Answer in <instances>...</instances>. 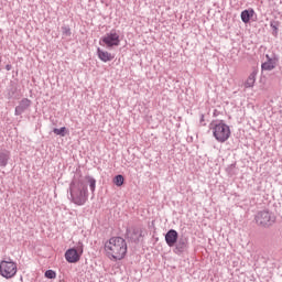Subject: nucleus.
<instances>
[{
	"label": "nucleus",
	"instance_id": "nucleus-2",
	"mask_svg": "<svg viewBox=\"0 0 282 282\" xmlns=\"http://www.w3.org/2000/svg\"><path fill=\"white\" fill-rule=\"evenodd\" d=\"M70 202L76 206H85L89 199V189L87 183L83 180H73L69 184Z\"/></svg>",
	"mask_w": 282,
	"mask_h": 282
},
{
	"label": "nucleus",
	"instance_id": "nucleus-6",
	"mask_svg": "<svg viewBox=\"0 0 282 282\" xmlns=\"http://www.w3.org/2000/svg\"><path fill=\"white\" fill-rule=\"evenodd\" d=\"M17 263L12 260H2L0 262V274L3 279H14L17 276Z\"/></svg>",
	"mask_w": 282,
	"mask_h": 282
},
{
	"label": "nucleus",
	"instance_id": "nucleus-5",
	"mask_svg": "<svg viewBox=\"0 0 282 282\" xmlns=\"http://www.w3.org/2000/svg\"><path fill=\"white\" fill-rule=\"evenodd\" d=\"M99 45H106L108 50H111V47H118L120 45V34L116 29H112L99 40Z\"/></svg>",
	"mask_w": 282,
	"mask_h": 282
},
{
	"label": "nucleus",
	"instance_id": "nucleus-8",
	"mask_svg": "<svg viewBox=\"0 0 282 282\" xmlns=\"http://www.w3.org/2000/svg\"><path fill=\"white\" fill-rule=\"evenodd\" d=\"M142 228L135 226L126 229V239H129L132 243H140V238L144 237Z\"/></svg>",
	"mask_w": 282,
	"mask_h": 282
},
{
	"label": "nucleus",
	"instance_id": "nucleus-10",
	"mask_svg": "<svg viewBox=\"0 0 282 282\" xmlns=\"http://www.w3.org/2000/svg\"><path fill=\"white\" fill-rule=\"evenodd\" d=\"M188 250V237L186 236H180L178 240H176V243L174 245L173 252L174 254H177L181 257V254H184Z\"/></svg>",
	"mask_w": 282,
	"mask_h": 282
},
{
	"label": "nucleus",
	"instance_id": "nucleus-16",
	"mask_svg": "<svg viewBox=\"0 0 282 282\" xmlns=\"http://www.w3.org/2000/svg\"><path fill=\"white\" fill-rule=\"evenodd\" d=\"M252 17H254V9H246L240 13L242 23H250V19H252Z\"/></svg>",
	"mask_w": 282,
	"mask_h": 282
},
{
	"label": "nucleus",
	"instance_id": "nucleus-26",
	"mask_svg": "<svg viewBox=\"0 0 282 282\" xmlns=\"http://www.w3.org/2000/svg\"><path fill=\"white\" fill-rule=\"evenodd\" d=\"M214 116H217V110H214Z\"/></svg>",
	"mask_w": 282,
	"mask_h": 282
},
{
	"label": "nucleus",
	"instance_id": "nucleus-24",
	"mask_svg": "<svg viewBox=\"0 0 282 282\" xmlns=\"http://www.w3.org/2000/svg\"><path fill=\"white\" fill-rule=\"evenodd\" d=\"M204 115H200V121L199 123L203 126V127H206V123L204 122Z\"/></svg>",
	"mask_w": 282,
	"mask_h": 282
},
{
	"label": "nucleus",
	"instance_id": "nucleus-20",
	"mask_svg": "<svg viewBox=\"0 0 282 282\" xmlns=\"http://www.w3.org/2000/svg\"><path fill=\"white\" fill-rule=\"evenodd\" d=\"M53 133H55V135H61V138H65V135H67V133H69V130L66 127H62L59 129L54 128Z\"/></svg>",
	"mask_w": 282,
	"mask_h": 282
},
{
	"label": "nucleus",
	"instance_id": "nucleus-22",
	"mask_svg": "<svg viewBox=\"0 0 282 282\" xmlns=\"http://www.w3.org/2000/svg\"><path fill=\"white\" fill-rule=\"evenodd\" d=\"M62 34L63 36H72V28H69V25H63Z\"/></svg>",
	"mask_w": 282,
	"mask_h": 282
},
{
	"label": "nucleus",
	"instance_id": "nucleus-14",
	"mask_svg": "<svg viewBox=\"0 0 282 282\" xmlns=\"http://www.w3.org/2000/svg\"><path fill=\"white\" fill-rule=\"evenodd\" d=\"M11 153L8 149H0V167L6 169L10 162Z\"/></svg>",
	"mask_w": 282,
	"mask_h": 282
},
{
	"label": "nucleus",
	"instance_id": "nucleus-23",
	"mask_svg": "<svg viewBox=\"0 0 282 282\" xmlns=\"http://www.w3.org/2000/svg\"><path fill=\"white\" fill-rule=\"evenodd\" d=\"M44 276L46 279H54L56 276V271L54 270H46L44 273Z\"/></svg>",
	"mask_w": 282,
	"mask_h": 282
},
{
	"label": "nucleus",
	"instance_id": "nucleus-7",
	"mask_svg": "<svg viewBox=\"0 0 282 282\" xmlns=\"http://www.w3.org/2000/svg\"><path fill=\"white\" fill-rule=\"evenodd\" d=\"M83 242H78L77 248L67 249L64 256L67 263H78V261H80V257H83Z\"/></svg>",
	"mask_w": 282,
	"mask_h": 282
},
{
	"label": "nucleus",
	"instance_id": "nucleus-25",
	"mask_svg": "<svg viewBox=\"0 0 282 282\" xmlns=\"http://www.w3.org/2000/svg\"><path fill=\"white\" fill-rule=\"evenodd\" d=\"M6 69H7V72H10L12 69V66L10 64H7Z\"/></svg>",
	"mask_w": 282,
	"mask_h": 282
},
{
	"label": "nucleus",
	"instance_id": "nucleus-13",
	"mask_svg": "<svg viewBox=\"0 0 282 282\" xmlns=\"http://www.w3.org/2000/svg\"><path fill=\"white\" fill-rule=\"evenodd\" d=\"M30 107H32V100H30L28 98H23L19 102V105L15 107L14 115L21 116V115L25 113V111H28V109H30Z\"/></svg>",
	"mask_w": 282,
	"mask_h": 282
},
{
	"label": "nucleus",
	"instance_id": "nucleus-21",
	"mask_svg": "<svg viewBox=\"0 0 282 282\" xmlns=\"http://www.w3.org/2000/svg\"><path fill=\"white\" fill-rule=\"evenodd\" d=\"M115 186H123L124 185V176L122 174H118L112 178Z\"/></svg>",
	"mask_w": 282,
	"mask_h": 282
},
{
	"label": "nucleus",
	"instance_id": "nucleus-12",
	"mask_svg": "<svg viewBox=\"0 0 282 282\" xmlns=\"http://www.w3.org/2000/svg\"><path fill=\"white\" fill-rule=\"evenodd\" d=\"M180 234L175 229H170L165 234V243L169 246V248H175V245L177 243V240L180 238Z\"/></svg>",
	"mask_w": 282,
	"mask_h": 282
},
{
	"label": "nucleus",
	"instance_id": "nucleus-4",
	"mask_svg": "<svg viewBox=\"0 0 282 282\" xmlns=\"http://www.w3.org/2000/svg\"><path fill=\"white\" fill-rule=\"evenodd\" d=\"M254 219L258 226H262V228H270V226L276 221V216H274L270 210L264 209L258 212Z\"/></svg>",
	"mask_w": 282,
	"mask_h": 282
},
{
	"label": "nucleus",
	"instance_id": "nucleus-3",
	"mask_svg": "<svg viewBox=\"0 0 282 282\" xmlns=\"http://www.w3.org/2000/svg\"><path fill=\"white\" fill-rule=\"evenodd\" d=\"M210 129L213 130V135L217 142L224 144L228 142L231 135L230 126L226 124L224 120H214L210 123Z\"/></svg>",
	"mask_w": 282,
	"mask_h": 282
},
{
	"label": "nucleus",
	"instance_id": "nucleus-27",
	"mask_svg": "<svg viewBox=\"0 0 282 282\" xmlns=\"http://www.w3.org/2000/svg\"><path fill=\"white\" fill-rule=\"evenodd\" d=\"M155 241H160V238H155Z\"/></svg>",
	"mask_w": 282,
	"mask_h": 282
},
{
	"label": "nucleus",
	"instance_id": "nucleus-11",
	"mask_svg": "<svg viewBox=\"0 0 282 282\" xmlns=\"http://www.w3.org/2000/svg\"><path fill=\"white\" fill-rule=\"evenodd\" d=\"M8 100H19L21 98V90H19V85L15 82H10V85L7 89Z\"/></svg>",
	"mask_w": 282,
	"mask_h": 282
},
{
	"label": "nucleus",
	"instance_id": "nucleus-1",
	"mask_svg": "<svg viewBox=\"0 0 282 282\" xmlns=\"http://www.w3.org/2000/svg\"><path fill=\"white\" fill-rule=\"evenodd\" d=\"M105 250L108 259L122 261L127 257V240L122 237H112L105 243Z\"/></svg>",
	"mask_w": 282,
	"mask_h": 282
},
{
	"label": "nucleus",
	"instance_id": "nucleus-15",
	"mask_svg": "<svg viewBox=\"0 0 282 282\" xmlns=\"http://www.w3.org/2000/svg\"><path fill=\"white\" fill-rule=\"evenodd\" d=\"M97 56L99 61H102V63H109V61H113V55L100 47L97 48Z\"/></svg>",
	"mask_w": 282,
	"mask_h": 282
},
{
	"label": "nucleus",
	"instance_id": "nucleus-17",
	"mask_svg": "<svg viewBox=\"0 0 282 282\" xmlns=\"http://www.w3.org/2000/svg\"><path fill=\"white\" fill-rule=\"evenodd\" d=\"M257 74H259V70L253 69L252 73L248 76L245 87L248 89L250 87H254V83H257Z\"/></svg>",
	"mask_w": 282,
	"mask_h": 282
},
{
	"label": "nucleus",
	"instance_id": "nucleus-19",
	"mask_svg": "<svg viewBox=\"0 0 282 282\" xmlns=\"http://www.w3.org/2000/svg\"><path fill=\"white\" fill-rule=\"evenodd\" d=\"M85 180L88 183L91 194L94 195L96 193V180L91 175H86Z\"/></svg>",
	"mask_w": 282,
	"mask_h": 282
},
{
	"label": "nucleus",
	"instance_id": "nucleus-9",
	"mask_svg": "<svg viewBox=\"0 0 282 282\" xmlns=\"http://www.w3.org/2000/svg\"><path fill=\"white\" fill-rule=\"evenodd\" d=\"M265 62L261 64V70L262 72H272V69L276 68V65H279V55L273 54L272 56L265 55Z\"/></svg>",
	"mask_w": 282,
	"mask_h": 282
},
{
	"label": "nucleus",
	"instance_id": "nucleus-18",
	"mask_svg": "<svg viewBox=\"0 0 282 282\" xmlns=\"http://www.w3.org/2000/svg\"><path fill=\"white\" fill-rule=\"evenodd\" d=\"M281 25V22L276 21V20H271L270 21V28L273 30L272 31V36H274L275 39L279 36V26Z\"/></svg>",
	"mask_w": 282,
	"mask_h": 282
}]
</instances>
